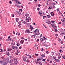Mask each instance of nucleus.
Returning a JSON list of instances; mask_svg holds the SVG:
<instances>
[{
  "label": "nucleus",
  "instance_id": "nucleus-1",
  "mask_svg": "<svg viewBox=\"0 0 65 65\" xmlns=\"http://www.w3.org/2000/svg\"><path fill=\"white\" fill-rule=\"evenodd\" d=\"M33 32L34 33H35V34H36L38 35H39V34H40V33H39V30L38 29H36L35 31H33ZM37 33H39L38 34Z\"/></svg>",
  "mask_w": 65,
  "mask_h": 65
},
{
  "label": "nucleus",
  "instance_id": "nucleus-2",
  "mask_svg": "<svg viewBox=\"0 0 65 65\" xmlns=\"http://www.w3.org/2000/svg\"><path fill=\"white\" fill-rule=\"evenodd\" d=\"M26 33H30V30L29 29H27L25 31Z\"/></svg>",
  "mask_w": 65,
  "mask_h": 65
},
{
  "label": "nucleus",
  "instance_id": "nucleus-3",
  "mask_svg": "<svg viewBox=\"0 0 65 65\" xmlns=\"http://www.w3.org/2000/svg\"><path fill=\"white\" fill-rule=\"evenodd\" d=\"M14 63L15 64H17V63H18V60L16 59H15L14 60Z\"/></svg>",
  "mask_w": 65,
  "mask_h": 65
},
{
  "label": "nucleus",
  "instance_id": "nucleus-4",
  "mask_svg": "<svg viewBox=\"0 0 65 65\" xmlns=\"http://www.w3.org/2000/svg\"><path fill=\"white\" fill-rule=\"evenodd\" d=\"M54 60H56V61L57 62H60V60L59 59H54Z\"/></svg>",
  "mask_w": 65,
  "mask_h": 65
},
{
  "label": "nucleus",
  "instance_id": "nucleus-5",
  "mask_svg": "<svg viewBox=\"0 0 65 65\" xmlns=\"http://www.w3.org/2000/svg\"><path fill=\"white\" fill-rule=\"evenodd\" d=\"M20 43L21 44H23V43H24V40H21L20 41Z\"/></svg>",
  "mask_w": 65,
  "mask_h": 65
},
{
  "label": "nucleus",
  "instance_id": "nucleus-6",
  "mask_svg": "<svg viewBox=\"0 0 65 65\" xmlns=\"http://www.w3.org/2000/svg\"><path fill=\"white\" fill-rule=\"evenodd\" d=\"M51 14L52 16H54V13L53 12H51Z\"/></svg>",
  "mask_w": 65,
  "mask_h": 65
},
{
  "label": "nucleus",
  "instance_id": "nucleus-7",
  "mask_svg": "<svg viewBox=\"0 0 65 65\" xmlns=\"http://www.w3.org/2000/svg\"><path fill=\"white\" fill-rule=\"evenodd\" d=\"M25 15L26 17H28V16L29 15V14H25Z\"/></svg>",
  "mask_w": 65,
  "mask_h": 65
},
{
  "label": "nucleus",
  "instance_id": "nucleus-8",
  "mask_svg": "<svg viewBox=\"0 0 65 65\" xmlns=\"http://www.w3.org/2000/svg\"><path fill=\"white\" fill-rule=\"evenodd\" d=\"M40 40L41 41V42H42V41H43L45 40V39H43L42 38H41L40 39Z\"/></svg>",
  "mask_w": 65,
  "mask_h": 65
},
{
  "label": "nucleus",
  "instance_id": "nucleus-9",
  "mask_svg": "<svg viewBox=\"0 0 65 65\" xmlns=\"http://www.w3.org/2000/svg\"><path fill=\"white\" fill-rule=\"evenodd\" d=\"M5 60L6 61V62H8V61H9V59L7 58H6L5 59Z\"/></svg>",
  "mask_w": 65,
  "mask_h": 65
},
{
  "label": "nucleus",
  "instance_id": "nucleus-10",
  "mask_svg": "<svg viewBox=\"0 0 65 65\" xmlns=\"http://www.w3.org/2000/svg\"><path fill=\"white\" fill-rule=\"evenodd\" d=\"M6 55H7L8 56H9L10 55L9 54V52H6Z\"/></svg>",
  "mask_w": 65,
  "mask_h": 65
},
{
  "label": "nucleus",
  "instance_id": "nucleus-11",
  "mask_svg": "<svg viewBox=\"0 0 65 65\" xmlns=\"http://www.w3.org/2000/svg\"><path fill=\"white\" fill-rule=\"evenodd\" d=\"M45 42H42V45L43 46H45Z\"/></svg>",
  "mask_w": 65,
  "mask_h": 65
},
{
  "label": "nucleus",
  "instance_id": "nucleus-12",
  "mask_svg": "<svg viewBox=\"0 0 65 65\" xmlns=\"http://www.w3.org/2000/svg\"><path fill=\"white\" fill-rule=\"evenodd\" d=\"M37 35V34H35L34 35H32L33 36H34V38H35L36 37V35Z\"/></svg>",
  "mask_w": 65,
  "mask_h": 65
},
{
  "label": "nucleus",
  "instance_id": "nucleus-13",
  "mask_svg": "<svg viewBox=\"0 0 65 65\" xmlns=\"http://www.w3.org/2000/svg\"><path fill=\"white\" fill-rule=\"evenodd\" d=\"M16 21L17 22H18L19 21V18H16Z\"/></svg>",
  "mask_w": 65,
  "mask_h": 65
},
{
  "label": "nucleus",
  "instance_id": "nucleus-14",
  "mask_svg": "<svg viewBox=\"0 0 65 65\" xmlns=\"http://www.w3.org/2000/svg\"><path fill=\"white\" fill-rule=\"evenodd\" d=\"M41 56L42 57H45V55H44V54H42Z\"/></svg>",
  "mask_w": 65,
  "mask_h": 65
},
{
  "label": "nucleus",
  "instance_id": "nucleus-15",
  "mask_svg": "<svg viewBox=\"0 0 65 65\" xmlns=\"http://www.w3.org/2000/svg\"><path fill=\"white\" fill-rule=\"evenodd\" d=\"M39 14H40V15L42 16L41 14H42V13L40 12V11H39Z\"/></svg>",
  "mask_w": 65,
  "mask_h": 65
},
{
  "label": "nucleus",
  "instance_id": "nucleus-16",
  "mask_svg": "<svg viewBox=\"0 0 65 65\" xmlns=\"http://www.w3.org/2000/svg\"><path fill=\"white\" fill-rule=\"evenodd\" d=\"M47 17L48 18H51V15H47Z\"/></svg>",
  "mask_w": 65,
  "mask_h": 65
},
{
  "label": "nucleus",
  "instance_id": "nucleus-17",
  "mask_svg": "<svg viewBox=\"0 0 65 65\" xmlns=\"http://www.w3.org/2000/svg\"><path fill=\"white\" fill-rule=\"evenodd\" d=\"M13 62V60H11L9 61V63H12V62Z\"/></svg>",
  "mask_w": 65,
  "mask_h": 65
},
{
  "label": "nucleus",
  "instance_id": "nucleus-18",
  "mask_svg": "<svg viewBox=\"0 0 65 65\" xmlns=\"http://www.w3.org/2000/svg\"><path fill=\"white\" fill-rule=\"evenodd\" d=\"M54 54L55 53H54L53 52H52L51 54V55H52V56H53V55H54Z\"/></svg>",
  "mask_w": 65,
  "mask_h": 65
},
{
  "label": "nucleus",
  "instance_id": "nucleus-19",
  "mask_svg": "<svg viewBox=\"0 0 65 65\" xmlns=\"http://www.w3.org/2000/svg\"><path fill=\"white\" fill-rule=\"evenodd\" d=\"M12 50V49L11 48V49H10V48H8V51H11Z\"/></svg>",
  "mask_w": 65,
  "mask_h": 65
},
{
  "label": "nucleus",
  "instance_id": "nucleus-20",
  "mask_svg": "<svg viewBox=\"0 0 65 65\" xmlns=\"http://www.w3.org/2000/svg\"><path fill=\"white\" fill-rule=\"evenodd\" d=\"M14 42V43H11V45H15V42Z\"/></svg>",
  "mask_w": 65,
  "mask_h": 65
},
{
  "label": "nucleus",
  "instance_id": "nucleus-21",
  "mask_svg": "<svg viewBox=\"0 0 65 65\" xmlns=\"http://www.w3.org/2000/svg\"><path fill=\"white\" fill-rule=\"evenodd\" d=\"M41 60V59L40 58L38 59H37V62H38V61H40V60Z\"/></svg>",
  "mask_w": 65,
  "mask_h": 65
},
{
  "label": "nucleus",
  "instance_id": "nucleus-22",
  "mask_svg": "<svg viewBox=\"0 0 65 65\" xmlns=\"http://www.w3.org/2000/svg\"><path fill=\"white\" fill-rule=\"evenodd\" d=\"M29 18H27V17L26 18V21H28L29 20Z\"/></svg>",
  "mask_w": 65,
  "mask_h": 65
},
{
  "label": "nucleus",
  "instance_id": "nucleus-23",
  "mask_svg": "<svg viewBox=\"0 0 65 65\" xmlns=\"http://www.w3.org/2000/svg\"><path fill=\"white\" fill-rule=\"evenodd\" d=\"M54 25H55V24H51V25H52V26H53V27H55V26Z\"/></svg>",
  "mask_w": 65,
  "mask_h": 65
},
{
  "label": "nucleus",
  "instance_id": "nucleus-24",
  "mask_svg": "<svg viewBox=\"0 0 65 65\" xmlns=\"http://www.w3.org/2000/svg\"><path fill=\"white\" fill-rule=\"evenodd\" d=\"M3 64L4 65H6V64H7V63L6 62H4L3 63Z\"/></svg>",
  "mask_w": 65,
  "mask_h": 65
},
{
  "label": "nucleus",
  "instance_id": "nucleus-25",
  "mask_svg": "<svg viewBox=\"0 0 65 65\" xmlns=\"http://www.w3.org/2000/svg\"><path fill=\"white\" fill-rule=\"evenodd\" d=\"M47 24H51V22L48 21L47 22Z\"/></svg>",
  "mask_w": 65,
  "mask_h": 65
},
{
  "label": "nucleus",
  "instance_id": "nucleus-26",
  "mask_svg": "<svg viewBox=\"0 0 65 65\" xmlns=\"http://www.w3.org/2000/svg\"><path fill=\"white\" fill-rule=\"evenodd\" d=\"M30 29L31 31H32V30H33V29H34V28L33 27H32Z\"/></svg>",
  "mask_w": 65,
  "mask_h": 65
},
{
  "label": "nucleus",
  "instance_id": "nucleus-27",
  "mask_svg": "<svg viewBox=\"0 0 65 65\" xmlns=\"http://www.w3.org/2000/svg\"><path fill=\"white\" fill-rule=\"evenodd\" d=\"M45 45H46L48 43H47V42H45Z\"/></svg>",
  "mask_w": 65,
  "mask_h": 65
},
{
  "label": "nucleus",
  "instance_id": "nucleus-28",
  "mask_svg": "<svg viewBox=\"0 0 65 65\" xmlns=\"http://www.w3.org/2000/svg\"><path fill=\"white\" fill-rule=\"evenodd\" d=\"M21 22H19V24L20 25V26H21L22 25V24H21Z\"/></svg>",
  "mask_w": 65,
  "mask_h": 65
},
{
  "label": "nucleus",
  "instance_id": "nucleus-29",
  "mask_svg": "<svg viewBox=\"0 0 65 65\" xmlns=\"http://www.w3.org/2000/svg\"><path fill=\"white\" fill-rule=\"evenodd\" d=\"M65 56L64 55H63V56H62L63 58V59H65Z\"/></svg>",
  "mask_w": 65,
  "mask_h": 65
},
{
  "label": "nucleus",
  "instance_id": "nucleus-30",
  "mask_svg": "<svg viewBox=\"0 0 65 65\" xmlns=\"http://www.w3.org/2000/svg\"><path fill=\"white\" fill-rule=\"evenodd\" d=\"M12 48L14 49V48H15V46H12Z\"/></svg>",
  "mask_w": 65,
  "mask_h": 65
},
{
  "label": "nucleus",
  "instance_id": "nucleus-31",
  "mask_svg": "<svg viewBox=\"0 0 65 65\" xmlns=\"http://www.w3.org/2000/svg\"><path fill=\"white\" fill-rule=\"evenodd\" d=\"M45 60H46V59H43V60L42 61L43 62H44V61H45Z\"/></svg>",
  "mask_w": 65,
  "mask_h": 65
},
{
  "label": "nucleus",
  "instance_id": "nucleus-32",
  "mask_svg": "<svg viewBox=\"0 0 65 65\" xmlns=\"http://www.w3.org/2000/svg\"><path fill=\"white\" fill-rule=\"evenodd\" d=\"M55 36H56V37H57L58 36V34H55Z\"/></svg>",
  "mask_w": 65,
  "mask_h": 65
},
{
  "label": "nucleus",
  "instance_id": "nucleus-33",
  "mask_svg": "<svg viewBox=\"0 0 65 65\" xmlns=\"http://www.w3.org/2000/svg\"><path fill=\"white\" fill-rule=\"evenodd\" d=\"M55 31L56 32H58V30L57 29H54Z\"/></svg>",
  "mask_w": 65,
  "mask_h": 65
},
{
  "label": "nucleus",
  "instance_id": "nucleus-34",
  "mask_svg": "<svg viewBox=\"0 0 65 65\" xmlns=\"http://www.w3.org/2000/svg\"><path fill=\"white\" fill-rule=\"evenodd\" d=\"M28 56H29V58H32V57L31 56V55H28Z\"/></svg>",
  "mask_w": 65,
  "mask_h": 65
},
{
  "label": "nucleus",
  "instance_id": "nucleus-35",
  "mask_svg": "<svg viewBox=\"0 0 65 65\" xmlns=\"http://www.w3.org/2000/svg\"><path fill=\"white\" fill-rule=\"evenodd\" d=\"M23 59L24 61V62H25L26 61V59L25 58H24Z\"/></svg>",
  "mask_w": 65,
  "mask_h": 65
},
{
  "label": "nucleus",
  "instance_id": "nucleus-36",
  "mask_svg": "<svg viewBox=\"0 0 65 65\" xmlns=\"http://www.w3.org/2000/svg\"><path fill=\"white\" fill-rule=\"evenodd\" d=\"M28 19H29V20H30V21L31 20V18H30V17H28Z\"/></svg>",
  "mask_w": 65,
  "mask_h": 65
},
{
  "label": "nucleus",
  "instance_id": "nucleus-37",
  "mask_svg": "<svg viewBox=\"0 0 65 65\" xmlns=\"http://www.w3.org/2000/svg\"><path fill=\"white\" fill-rule=\"evenodd\" d=\"M0 50H1V51H0L1 52H3V50H2V49H1Z\"/></svg>",
  "mask_w": 65,
  "mask_h": 65
},
{
  "label": "nucleus",
  "instance_id": "nucleus-38",
  "mask_svg": "<svg viewBox=\"0 0 65 65\" xmlns=\"http://www.w3.org/2000/svg\"><path fill=\"white\" fill-rule=\"evenodd\" d=\"M38 7H40V6H41V5H40V4H38Z\"/></svg>",
  "mask_w": 65,
  "mask_h": 65
},
{
  "label": "nucleus",
  "instance_id": "nucleus-39",
  "mask_svg": "<svg viewBox=\"0 0 65 65\" xmlns=\"http://www.w3.org/2000/svg\"><path fill=\"white\" fill-rule=\"evenodd\" d=\"M43 50H44L43 48H42V49H41V52H42V51H43Z\"/></svg>",
  "mask_w": 65,
  "mask_h": 65
},
{
  "label": "nucleus",
  "instance_id": "nucleus-40",
  "mask_svg": "<svg viewBox=\"0 0 65 65\" xmlns=\"http://www.w3.org/2000/svg\"><path fill=\"white\" fill-rule=\"evenodd\" d=\"M27 62V63H28V62H30V61H29V60H27L26 61Z\"/></svg>",
  "mask_w": 65,
  "mask_h": 65
},
{
  "label": "nucleus",
  "instance_id": "nucleus-41",
  "mask_svg": "<svg viewBox=\"0 0 65 65\" xmlns=\"http://www.w3.org/2000/svg\"><path fill=\"white\" fill-rule=\"evenodd\" d=\"M23 23L24 24H26V22H25V21H24V22H23Z\"/></svg>",
  "mask_w": 65,
  "mask_h": 65
},
{
  "label": "nucleus",
  "instance_id": "nucleus-42",
  "mask_svg": "<svg viewBox=\"0 0 65 65\" xmlns=\"http://www.w3.org/2000/svg\"><path fill=\"white\" fill-rule=\"evenodd\" d=\"M19 11H21V12H22V11H23V10L22 9H20L19 10Z\"/></svg>",
  "mask_w": 65,
  "mask_h": 65
},
{
  "label": "nucleus",
  "instance_id": "nucleus-43",
  "mask_svg": "<svg viewBox=\"0 0 65 65\" xmlns=\"http://www.w3.org/2000/svg\"><path fill=\"white\" fill-rule=\"evenodd\" d=\"M55 27V29H58V28H57V26H55L53 27V28H54V27Z\"/></svg>",
  "mask_w": 65,
  "mask_h": 65
},
{
  "label": "nucleus",
  "instance_id": "nucleus-44",
  "mask_svg": "<svg viewBox=\"0 0 65 65\" xmlns=\"http://www.w3.org/2000/svg\"><path fill=\"white\" fill-rule=\"evenodd\" d=\"M18 3H19V4H21V2H18Z\"/></svg>",
  "mask_w": 65,
  "mask_h": 65
},
{
  "label": "nucleus",
  "instance_id": "nucleus-45",
  "mask_svg": "<svg viewBox=\"0 0 65 65\" xmlns=\"http://www.w3.org/2000/svg\"><path fill=\"white\" fill-rule=\"evenodd\" d=\"M19 43H17V46H19Z\"/></svg>",
  "mask_w": 65,
  "mask_h": 65
},
{
  "label": "nucleus",
  "instance_id": "nucleus-46",
  "mask_svg": "<svg viewBox=\"0 0 65 65\" xmlns=\"http://www.w3.org/2000/svg\"><path fill=\"white\" fill-rule=\"evenodd\" d=\"M56 57L55 56H53V58H54V59H55V58H56Z\"/></svg>",
  "mask_w": 65,
  "mask_h": 65
},
{
  "label": "nucleus",
  "instance_id": "nucleus-47",
  "mask_svg": "<svg viewBox=\"0 0 65 65\" xmlns=\"http://www.w3.org/2000/svg\"><path fill=\"white\" fill-rule=\"evenodd\" d=\"M17 52L18 53H20V52H19V50H18L17 51Z\"/></svg>",
  "mask_w": 65,
  "mask_h": 65
},
{
  "label": "nucleus",
  "instance_id": "nucleus-48",
  "mask_svg": "<svg viewBox=\"0 0 65 65\" xmlns=\"http://www.w3.org/2000/svg\"><path fill=\"white\" fill-rule=\"evenodd\" d=\"M51 22H52V23H55V21H52Z\"/></svg>",
  "mask_w": 65,
  "mask_h": 65
},
{
  "label": "nucleus",
  "instance_id": "nucleus-49",
  "mask_svg": "<svg viewBox=\"0 0 65 65\" xmlns=\"http://www.w3.org/2000/svg\"><path fill=\"white\" fill-rule=\"evenodd\" d=\"M36 46H37V45L36 44L35 45V47H36Z\"/></svg>",
  "mask_w": 65,
  "mask_h": 65
},
{
  "label": "nucleus",
  "instance_id": "nucleus-50",
  "mask_svg": "<svg viewBox=\"0 0 65 65\" xmlns=\"http://www.w3.org/2000/svg\"><path fill=\"white\" fill-rule=\"evenodd\" d=\"M40 9L39 8H37V10H39Z\"/></svg>",
  "mask_w": 65,
  "mask_h": 65
},
{
  "label": "nucleus",
  "instance_id": "nucleus-51",
  "mask_svg": "<svg viewBox=\"0 0 65 65\" xmlns=\"http://www.w3.org/2000/svg\"><path fill=\"white\" fill-rule=\"evenodd\" d=\"M13 34H15V32H14V31H13Z\"/></svg>",
  "mask_w": 65,
  "mask_h": 65
},
{
  "label": "nucleus",
  "instance_id": "nucleus-52",
  "mask_svg": "<svg viewBox=\"0 0 65 65\" xmlns=\"http://www.w3.org/2000/svg\"><path fill=\"white\" fill-rule=\"evenodd\" d=\"M9 3L10 4H11V3H12V2H11V1H10L9 2Z\"/></svg>",
  "mask_w": 65,
  "mask_h": 65
},
{
  "label": "nucleus",
  "instance_id": "nucleus-53",
  "mask_svg": "<svg viewBox=\"0 0 65 65\" xmlns=\"http://www.w3.org/2000/svg\"><path fill=\"white\" fill-rule=\"evenodd\" d=\"M39 64L41 65H42V64L41 63H39Z\"/></svg>",
  "mask_w": 65,
  "mask_h": 65
},
{
  "label": "nucleus",
  "instance_id": "nucleus-54",
  "mask_svg": "<svg viewBox=\"0 0 65 65\" xmlns=\"http://www.w3.org/2000/svg\"><path fill=\"white\" fill-rule=\"evenodd\" d=\"M3 63V61H0V63Z\"/></svg>",
  "mask_w": 65,
  "mask_h": 65
},
{
  "label": "nucleus",
  "instance_id": "nucleus-55",
  "mask_svg": "<svg viewBox=\"0 0 65 65\" xmlns=\"http://www.w3.org/2000/svg\"><path fill=\"white\" fill-rule=\"evenodd\" d=\"M21 48H22V47H21V46H20V47H19V49H21Z\"/></svg>",
  "mask_w": 65,
  "mask_h": 65
},
{
  "label": "nucleus",
  "instance_id": "nucleus-56",
  "mask_svg": "<svg viewBox=\"0 0 65 65\" xmlns=\"http://www.w3.org/2000/svg\"><path fill=\"white\" fill-rule=\"evenodd\" d=\"M46 4L47 5H48V1L46 3Z\"/></svg>",
  "mask_w": 65,
  "mask_h": 65
},
{
  "label": "nucleus",
  "instance_id": "nucleus-57",
  "mask_svg": "<svg viewBox=\"0 0 65 65\" xmlns=\"http://www.w3.org/2000/svg\"><path fill=\"white\" fill-rule=\"evenodd\" d=\"M14 17V15L13 14L12 15V17Z\"/></svg>",
  "mask_w": 65,
  "mask_h": 65
},
{
  "label": "nucleus",
  "instance_id": "nucleus-58",
  "mask_svg": "<svg viewBox=\"0 0 65 65\" xmlns=\"http://www.w3.org/2000/svg\"><path fill=\"white\" fill-rule=\"evenodd\" d=\"M45 46H46V47H47L48 46L46 45H45Z\"/></svg>",
  "mask_w": 65,
  "mask_h": 65
},
{
  "label": "nucleus",
  "instance_id": "nucleus-59",
  "mask_svg": "<svg viewBox=\"0 0 65 65\" xmlns=\"http://www.w3.org/2000/svg\"><path fill=\"white\" fill-rule=\"evenodd\" d=\"M30 28H32V25H30Z\"/></svg>",
  "mask_w": 65,
  "mask_h": 65
},
{
  "label": "nucleus",
  "instance_id": "nucleus-60",
  "mask_svg": "<svg viewBox=\"0 0 65 65\" xmlns=\"http://www.w3.org/2000/svg\"><path fill=\"white\" fill-rule=\"evenodd\" d=\"M37 42L39 41V39H37Z\"/></svg>",
  "mask_w": 65,
  "mask_h": 65
},
{
  "label": "nucleus",
  "instance_id": "nucleus-61",
  "mask_svg": "<svg viewBox=\"0 0 65 65\" xmlns=\"http://www.w3.org/2000/svg\"><path fill=\"white\" fill-rule=\"evenodd\" d=\"M65 21L64 20H63L62 21L63 23H65Z\"/></svg>",
  "mask_w": 65,
  "mask_h": 65
},
{
  "label": "nucleus",
  "instance_id": "nucleus-62",
  "mask_svg": "<svg viewBox=\"0 0 65 65\" xmlns=\"http://www.w3.org/2000/svg\"><path fill=\"white\" fill-rule=\"evenodd\" d=\"M51 9V8L50 7H49L48 8V9Z\"/></svg>",
  "mask_w": 65,
  "mask_h": 65
},
{
  "label": "nucleus",
  "instance_id": "nucleus-63",
  "mask_svg": "<svg viewBox=\"0 0 65 65\" xmlns=\"http://www.w3.org/2000/svg\"><path fill=\"white\" fill-rule=\"evenodd\" d=\"M35 63H36V64H37V63H38V62H36V61H35Z\"/></svg>",
  "mask_w": 65,
  "mask_h": 65
},
{
  "label": "nucleus",
  "instance_id": "nucleus-64",
  "mask_svg": "<svg viewBox=\"0 0 65 65\" xmlns=\"http://www.w3.org/2000/svg\"><path fill=\"white\" fill-rule=\"evenodd\" d=\"M59 51H60V53H61V51H62V50H59Z\"/></svg>",
  "mask_w": 65,
  "mask_h": 65
}]
</instances>
